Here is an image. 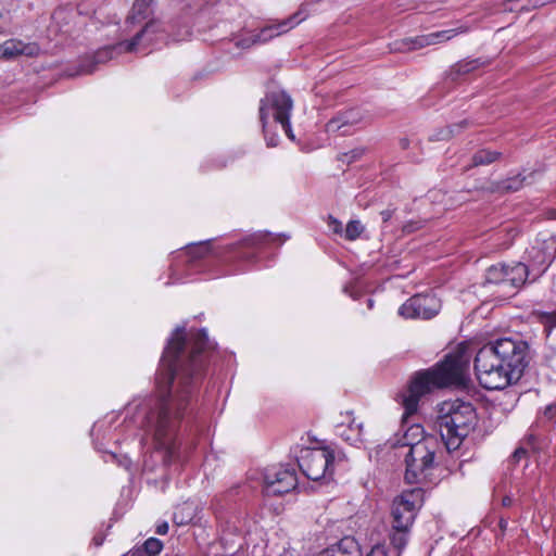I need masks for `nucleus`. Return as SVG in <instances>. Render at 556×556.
I'll return each instance as SVG.
<instances>
[{
	"label": "nucleus",
	"instance_id": "f257e3e1",
	"mask_svg": "<svg viewBox=\"0 0 556 556\" xmlns=\"http://www.w3.org/2000/svg\"><path fill=\"white\" fill-rule=\"evenodd\" d=\"M214 349L205 329L177 327L163 352L155 377L156 393L137 406V418L152 439L153 452L143 467L153 471L178 455L176 429L203 376L207 352Z\"/></svg>",
	"mask_w": 556,
	"mask_h": 556
},
{
	"label": "nucleus",
	"instance_id": "f03ea898",
	"mask_svg": "<svg viewBox=\"0 0 556 556\" xmlns=\"http://www.w3.org/2000/svg\"><path fill=\"white\" fill-rule=\"evenodd\" d=\"M529 344L519 338H501L483 345L473 368L481 387L503 390L517 383L529 364Z\"/></svg>",
	"mask_w": 556,
	"mask_h": 556
},
{
	"label": "nucleus",
	"instance_id": "7ed1b4c3",
	"mask_svg": "<svg viewBox=\"0 0 556 556\" xmlns=\"http://www.w3.org/2000/svg\"><path fill=\"white\" fill-rule=\"evenodd\" d=\"M469 368V356L465 349L448 354L434 367L415 374L407 390L401 395L404 417L414 415L419 401L435 389L452 384H463Z\"/></svg>",
	"mask_w": 556,
	"mask_h": 556
},
{
	"label": "nucleus",
	"instance_id": "20e7f679",
	"mask_svg": "<svg viewBox=\"0 0 556 556\" xmlns=\"http://www.w3.org/2000/svg\"><path fill=\"white\" fill-rule=\"evenodd\" d=\"M476 422L477 414L472 404L456 399L441 404L435 424L446 450L454 452L473 430Z\"/></svg>",
	"mask_w": 556,
	"mask_h": 556
},
{
	"label": "nucleus",
	"instance_id": "39448f33",
	"mask_svg": "<svg viewBox=\"0 0 556 556\" xmlns=\"http://www.w3.org/2000/svg\"><path fill=\"white\" fill-rule=\"evenodd\" d=\"M167 37L157 22H149L146 26L135 35L129 41L118 42L114 46H108L99 49L92 55L90 64H83L80 72L83 74H91L96 71L97 64L105 63L111 60L114 53L146 51L148 48L157 47L160 42H167Z\"/></svg>",
	"mask_w": 556,
	"mask_h": 556
},
{
	"label": "nucleus",
	"instance_id": "423d86ee",
	"mask_svg": "<svg viewBox=\"0 0 556 556\" xmlns=\"http://www.w3.org/2000/svg\"><path fill=\"white\" fill-rule=\"evenodd\" d=\"M292 100L285 91L268 92L260 104V119L263 125L264 137L266 144L269 148L278 146L279 138L276 134H270L267 128L268 117L271 115L275 123H279L290 139H294L291 124L290 114L292 111Z\"/></svg>",
	"mask_w": 556,
	"mask_h": 556
},
{
	"label": "nucleus",
	"instance_id": "0eeeda50",
	"mask_svg": "<svg viewBox=\"0 0 556 556\" xmlns=\"http://www.w3.org/2000/svg\"><path fill=\"white\" fill-rule=\"evenodd\" d=\"M407 444L409 448L405 455V480L408 483H414L421 473L433 467L439 443L433 437H425L416 443Z\"/></svg>",
	"mask_w": 556,
	"mask_h": 556
},
{
	"label": "nucleus",
	"instance_id": "6e6552de",
	"mask_svg": "<svg viewBox=\"0 0 556 556\" xmlns=\"http://www.w3.org/2000/svg\"><path fill=\"white\" fill-rule=\"evenodd\" d=\"M333 460L334 454L329 447H305L298 456V465L303 475L313 481L331 477Z\"/></svg>",
	"mask_w": 556,
	"mask_h": 556
},
{
	"label": "nucleus",
	"instance_id": "1a4fd4ad",
	"mask_svg": "<svg viewBox=\"0 0 556 556\" xmlns=\"http://www.w3.org/2000/svg\"><path fill=\"white\" fill-rule=\"evenodd\" d=\"M425 501V491L420 488L404 490L393 501L392 505V528L410 529L417 511Z\"/></svg>",
	"mask_w": 556,
	"mask_h": 556
},
{
	"label": "nucleus",
	"instance_id": "9d476101",
	"mask_svg": "<svg viewBox=\"0 0 556 556\" xmlns=\"http://www.w3.org/2000/svg\"><path fill=\"white\" fill-rule=\"evenodd\" d=\"M532 281L541 277L556 257V235L541 233L527 251Z\"/></svg>",
	"mask_w": 556,
	"mask_h": 556
},
{
	"label": "nucleus",
	"instance_id": "9b49d317",
	"mask_svg": "<svg viewBox=\"0 0 556 556\" xmlns=\"http://www.w3.org/2000/svg\"><path fill=\"white\" fill-rule=\"evenodd\" d=\"M298 485L295 470L282 465L267 467L263 475V493L266 496H281Z\"/></svg>",
	"mask_w": 556,
	"mask_h": 556
},
{
	"label": "nucleus",
	"instance_id": "f8f14e48",
	"mask_svg": "<svg viewBox=\"0 0 556 556\" xmlns=\"http://www.w3.org/2000/svg\"><path fill=\"white\" fill-rule=\"evenodd\" d=\"M440 309V299L435 294L426 293L409 298L400 306L399 314L404 318L431 319Z\"/></svg>",
	"mask_w": 556,
	"mask_h": 556
},
{
	"label": "nucleus",
	"instance_id": "ddd939ff",
	"mask_svg": "<svg viewBox=\"0 0 556 556\" xmlns=\"http://www.w3.org/2000/svg\"><path fill=\"white\" fill-rule=\"evenodd\" d=\"M363 118L362 111L356 108L339 112L328 121L326 131L328 134H340L341 136L351 135Z\"/></svg>",
	"mask_w": 556,
	"mask_h": 556
},
{
	"label": "nucleus",
	"instance_id": "4468645a",
	"mask_svg": "<svg viewBox=\"0 0 556 556\" xmlns=\"http://www.w3.org/2000/svg\"><path fill=\"white\" fill-rule=\"evenodd\" d=\"M40 48L35 42H23L18 39H9L0 45V59L12 60L21 55L37 56Z\"/></svg>",
	"mask_w": 556,
	"mask_h": 556
},
{
	"label": "nucleus",
	"instance_id": "2eb2a0df",
	"mask_svg": "<svg viewBox=\"0 0 556 556\" xmlns=\"http://www.w3.org/2000/svg\"><path fill=\"white\" fill-rule=\"evenodd\" d=\"M298 17L299 13H295L281 22L264 26L257 34H254L256 41H258V43H266L270 39L286 34L301 22V18L299 20Z\"/></svg>",
	"mask_w": 556,
	"mask_h": 556
},
{
	"label": "nucleus",
	"instance_id": "dca6fc26",
	"mask_svg": "<svg viewBox=\"0 0 556 556\" xmlns=\"http://www.w3.org/2000/svg\"><path fill=\"white\" fill-rule=\"evenodd\" d=\"M318 556H362V551L354 538L344 536L337 544L324 549Z\"/></svg>",
	"mask_w": 556,
	"mask_h": 556
},
{
	"label": "nucleus",
	"instance_id": "f3484780",
	"mask_svg": "<svg viewBox=\"0 0 556 556\" xmlns=\"http://www.w3.org/2000/svg\"><path fill=\"white\" fill-rule=\"evenodd\" d=\"M507 282L513 287H520L526 281H532V269L525 263H516L513 266L506 265Z\"/></svg>",
	"mask_w": 556,
	"mask_h": 556
},
{
	"label": "nucleus",
	"instance_id": "a211bd4d",
	"mask_svg": "<svg viewBox=\"0 0 556 556\" xmlns=\"http://www.w3.org/2000/svg\"><path fill=\"white\" fill-rule=\"evenodd\" d=\"M199 507L194 502L187 501L175 508L173 522L176 526H186L193 521L198 515Z\"/></svg>",
	"mask_w": 556,
	"mask_h": 556
},
{
	"label": "nucleus",
	"instance_id": "6ab92c4d",
	"mask_svg": "<svg viewBox=\"0 0 556 556\" xmlns=\"http://www.w3.org/2000/svg\"><path fill=\"white\" fill-rule=\"evenodd\" d=\"M154 0H136L127 17V23L139 24L150 17L152 14V3Z\"/></svg>",
	"mask_w": 556,
	"mask_h": 556
},
{
	"label": "nucleus",
	"instance_id": "aec40b11",
	"mask_svg": "<svg viewBox=\"0 0 556 556\" xmlns=\"http://www.w3.org/2000/svg\"><path fill=\"white\" fill-rule=\"evenodd\" d=\"M485 62L481 61L480 59H473V60H463L458 63H456L450 72V76L452 80L458 79L463 75H467L481 66H483Z\"/></svg>",
	"mask_w": 556,
	"mask_h": 556
},
{
	"label": "nucleus",
	"instance_id": "412c9836",
	"mask_svg": "<svg viewBox=\"0 0 556 556\" xmlns=\"http://www.w3.org/2000/svg\"><path fill=\"white\" fill-rule=\"evenodd\" d=\"M523 444L527 447L531 448L533 452H540L547 446L548 441L546 437L541 431H539V428L535 426L529 429V432L525 438Z\"/></svg>",
	"mask_w": 556,
	"mask_h": 556
},
{
	"label": "nucleus",
	"instance_id": "4be33fe9",
	"mask_svg": "<svg viewBox=\"0 0 556 556\" xmlns=\"http://www.w3.org/2000/svg\"><path fill=\"white\" fill-rule=\"evenodd\" d=\"M278 240V237L269 232H256L242 240L245 248H263Z\"/></svg>",
	"mask_w": 556,
	"mask_h": 556
},
{
	"label": "nucleus",
	"instance_id": "5701e85b",
	"mask_svg": "<svg viewBox=\"0 0 556 556\" xmlns=\"http://www.w3.org/2000/svg\"><path fill=\"white\" fill-rule=\"evenodd\" d=\"M468 29L467 27H458L454 29H446V30H440L428 34V42L430 46L445 42L454 38L455 36L459 34L466 33Z\"/></svg>",
	"mask_w": 556,
	"mask_h": 556
},
{
	"label": "nucleus",
	"instance_id": "b1692460",
	"mask_svg": "<svg viewBox=\"0 0 556 556\" xmlns=\"http://www.w3.org/2000/svg\"><path fill=\"white\" fill-rule=\"evenodd\" d=\"M468 124H469L468 121L464 119L458 124L446 126V127L435 131L433 135H431L430 140H433V141L448 140L455 134H458L462 129L466 128L468 126Z\"/></svg>",
	"mask_w": 556,
	"mask_h": 556
},
{
	"label": "nucleus",
	"instance_id": "393cba45",
	"mask_svg": "<svg viewBox=\"0 0 556 556\" xmlns=\"http://www.w3.org/2000/svg\"><path fill=\"white\" fill-rule=\"evenodd\" d=\"M506 265L505 264H497L492 265L486 269L485 273V282L486 283H504L507 282V276H506Z\"/></svg>",
	"mask_w": 556,
	"mask_h": 556
},
{
	"label": "nucleus",
	"instance_id": "a878e982",
	"mask_svg": "<svg viewBox=\"0 0 556 556\" xmlns=\"http://www.w3.org/2000/svg\"><path fill=\"white\" fill-rule=\"evenodd\" d=\"M502 153L497 151L480 150L472 156V165H489L501 157Z\"/></svg>",
	"mask_w": 556,
	"mask_h": 556
},
{
	"label": "nucleus",
	"instance_id": "bb28decb",
	"mask_svg": "<svg viewBox=\"0 0 556 556\" xmlns=\"http://www.w3.org/2000/svg\"><path fill=\"white\" fill-rule=\"evenodd\" d=\"M409 529H393L390 535L392 546L401 553L408 542Z\"/></svg>",
	"mask_w": 556,
	"mask_h": 556
},
{
	"label": "nucleus",
	"instance_id": "cd10ccee",
	"mask_svg": "<svg viewBox=\"0 0 556 556\" xmlns=\"http://www.w3.org/2000/svg\"><path fill=\"white\" fill-rule=\"evenodd\" d=\"M428 46H430V43L428 42V34H427V35L416 36L414 38L404 39L402 41L399 50L410 51V50L421 49V48H425Z\"/></svg>",
	"mask_w": 556,
	"mask_h": 556
},
{
	"label": "nucleus",
	"instance_id": "c85d7f7f",
	"mask_svg": "<svg viewBox=\"0 0 556 556\" xmlns=\"http://www.w3.org/2000/svg\"><path fill=\"white\" fill-rule=\"evenodd\" d=\"M349 431L355 432L354 435H345V431H342L340 435L345 440L346 442H350L351 444H356L358 442L363 441V424L356 422L354 418L349 420Z\"/></svg>",
	"mask_w": 556,
	"mask_h": 556
},
{
	"label": "nucleus",
	"instance_id": "c756f323",
	"mask_svg": "<svg viewBox=\"0 0 556 556\" xmlns=\"http://www.w3.org/2000/svg\"><path fill=\"white\" fill-rule=\"evenodd\" d=\"M535 314L547 334L552 331L553 328H556V308L551 312L538 311Z\"/></svg>",
	"mask_w": 556,
	"mask_h": 556
},
{
	"label": "nucleus",
	"instance_id": "7c9ffc66",
	"mask_svg": "<svg viewBox=\"0 0 556 556\" xmlns=\"http://www.w3.org/2000/svg\"><path fill=\"white\" fill-rule=\"evenodd\" d=\"M526 177H522L520 174L517 176H514L511 178H508L501 182L498 186L500 190H504L507 192H515L518 191L522 186Z\"/></svg>",
	"mask_w": 556,
	"mask_h": 556
},
{
	"label": "nucleus",
	"instance_id": "2f4dec72",
	"mask_svg": "<svg viewBox=\"0 0 556 556\" xmlns=\"http://www.w3.org/2000/svg\"><path fill=\"white\" fill-rule=\"evenodd\" d=\"M364 229L365 227L359 220H351L345 227L344 237L350 241L356 240L363 233Z\"/></svg>",
	"mask_w": 556,
	"mask_h": 556
},
{
	"label": "nucleus",
	"instance_id": "473e14b6",
	"mask_svg": "<svg viewBox=\"0 0 556 556\" xmlns=\"http://www.w3.org/2000/svg\"><path fill=\"white\" fill-rule=\"evenodd\" d=\"M186 253L190 255L192 260L201 258L208 253V242L205 241L189 245Z\"/></svg>",
	"mask_w": 556,
	"mask_h": 556
},
{
	"label": "nucleus",
	"instance_id": "72a5a7b5",
	"mask_svg": "<svg viewBox=\"0 0 556 556\" xmlns=\"http://www.w3.org/2000/svg\"><path fill=\"white\" fill-rule=\"evenodd\" d=\"M143 551L148 556H155L161 553L163 543L155 538H150L143 543Z\"/></svg>",
	"mask_w": 556,
	"mask_h": 556
},
{
	"label": "nucleus",
	"instance_id": "f704fd0d",
	"mask_svg": "<svg viewBox=\"0 0 556 556\" xmlns=\"http://www.w3.org/2000/svg\"><path fill=\"white\" fill-rule=\"evenodd\" d=\"M364 154H365V149L364 148H356V149H353L352 151H350L348 153H343L339 157V160L342 161V162H345L348 164H351L354 161L361 159Z\"/></svg>",
	"mask_w": 556,
	"mask_h": 556
},
{
	"label": "nucleus",
	"instance_id": "c9c22d12",
	"mask_svg": "<svg viewBox=\"0 0 556 556\" xmlns=\"http://www.w3.org/2000/svg\"><path fill=\"white\" fill-rule=\"evenodd\" d=\"M258 41H256L255 35H251L248 37L239 38L235 41L236 47L241 49H249L254 45H257Z\"/></svg>",
	"mask_w": 556,
	"mask_h": 556
},
{
	"label": "nucleus",
	"instance_id": "e433bc0d",
	"mask_svg": "<svg viewBox=\"0 0 556 556\" xmlns=\"http://www.w3.org/2000/svg\"><path fill=\"white\" fill-rule=\"evenodd\" d=\"M328 225L334 233H341L343 231L342 223L332 216L329 217Z\"/></svg>",
	"mask_w": 556,
	"mask_h": 556
},
{
	"label": "nucleus",
	"instance_id": "4c0bfd02",
	"mask_svg": "<svg viewBox=\"0 0 556 556\" xmlns=\"http://www.w3.org/2000/svg\"><path fill=\"white\" fill-rule=\"evenodd\" d=\"M420 227L421 226L419 223L408 222L405 225H403L402 230L405 233H412V232L416 231L417 229H419Z\"/></svg>",
	"mask_w": 556,
	"mask_h": 556
},
{
	"label": "nucleus",
	"instance_id": "58836bf2",
	"mask_svg": "<svg viewBox=\"0 0 556 556\" xmlns=\"http://www.w3.org/2000/svg\"><path fill=\"white\" fill-rule=\"evenodd\" d=\"M367 556H388L383 545H376L371 548Z\"/></svg>",
	"mask_w": 556,
	"mask_h": 556
},
{
	"label": "nucleus",
	"instance_id": "ea45409f",
	"mask_svg": "<svg viewBox=\"0 0 556 556\" xmlns=\"http://www.w3.org/2000/svg\"><path fill=\"white\" fill-rule=\"evenodd\" d=\"M393 214H394V210H390V208L383 210L380 213L382 222L388 223L392 218Z\"/></svg>",
	"mask_w": 556,
	"mask_h": 556
},
{
	"label": "nucleus",
	"instance_id": "a19ab883",
	"mask_svg": "<svg viewBox=\"0 0 556 556\" xmlns=\"http://www.w3.org/2000/svg\"><path fill=\"white\" fill-rule=\"evenodd\" d=\"M556 415V407L555 406H547L544 410V417H546L548 420H552Z\"/></svg>",
	"mask_w": 556,
	"mask_h": 556
},
{
	"label": "nucleus",
	"instance_id": "79ce46f5",
	"mask_svg": "<svg viewBox=\"0 0 556 556\" xmlns=\"http://www.w3.org/2000/svg\"><path fill=\"white\" fill-rule=\"evenodd\" d=\"M168 532V523L163 521L156 526V533L160 535H165Z\"/></svg>",
	"mask_w": 556,
	"mask_h": 556
},
{
	"label": "nucleus",
	"instance_id": "37998d69",
	"mask_svg": "<svg viewBox=\"0 0 556 556\" xmlns=\"http://www.w3.org/2000/svg\"><path fill=\"white\" fill-rule=\"evenodd\" d=\"M409 431L414 434V435H418V434H421L422 433V428L419 426V425H414L409 428Z\"/></svg>",
	"mask_w": 556,
	"mask_h": 556
},
{
	"label": "nucleus",
	"instance_id": "c03bdc74",
	"mask_svg": "<svg viewBox=\"0 0 556 556\" xmlns=\"http://www.w3.org/2000/svg\"><path fill=\"white\" fill-rule=\"evenodd\" d=\"M526 453H527V448L526 447H520V448L515 451L514 457L519 459L521 457V455H525Z\"/></svg>",
	"mask_w": 556,
	"mask_h": 556
},
{
	"label": "nucleus",
	"instance_id": "a18cd8bd",
	"mask_svg": "<svg viewBox=\"0 0 556 556\" xmlns=\"http://www.w3.org/2000/svg\"><path fill=\"white\" fill-rule=\"evenodd\" d=\"M511 503H513V498L510 496H508V495L504 496L503 500H502V505L503 506L508 507V506L511 505Z\"/></svg>",
	"mask_w": 556,
	"mask_h": 556
},
{
	"label": "nucleus",
	"instance_id": "49530a36",
	"mask_svg": "<svg viewBox=\"0 0 556 556\" xmlns=\"http://www.w3.org/2000/svg\"><path fill=\"white\" fill-rule=\"evenodd\" d=\"M548 217L551 219H556V207L555 208H552L549 212H548Z\"/></svg>",
	"mask_w": 556,
	"mask_h": 556
},
{
	"label": "nucleus",
	"instance_id": "de8ad7c7",
	"mask_svg": "<svg viewBox=\"0 0 556 556\" xmlns=\"http://www.w3.org/2000/svg\"><path fill=\"white\" fill-rule=\"evenodd\" d=\"M93 542L97 546H100L102 544V539H99V538H93Z\"/></svg>",
	"mask_w": 556,
	"mask_h": 556
},
{
	"label": "nucleus",
	"instance_id": "09e8293b",
	"mask_svg": "<svg viewBox=\"0 0 556 556\" xmlns=\"http://www.w3.org/2000/svg\"><path fill=\"white\" fill-rule=\"evenodd\" d=\"M374 305V301L371 299H368V307L371 308Z\"/></svg>",
	"mask_w": 556,
	"mask_h": 556
},
{
	"label": "nucleus",
	"instance_id": "8fccbe9b",
	"mask_svg": "<svg viewBox=\"0 0 556 556\" xmlns=\"http://www.w3.org/2000/svg\"><path fill=\"white\" fill-rule=\"evenodd\" d=\"M344 431H345V435H354L355 434V432H350L349 429H345Z\"/></svg>",
	"mask_w": 556,
	"mask_h": 556
},
{
	"label": "nucleus",
	"instance_id": "3c124183",
	"mask_svg": "<svg viewBox=\"0 0 556 556\" xmlns=\"http://www.w3.org/2000/svg\"><path fill=\"white\" fill-rule=\"evenodd\" d=\"M2 17V14L0 13V18Z\"/></svg>",
	"mask_w": 556,
	"mask_h": 556
}]
</instances>
